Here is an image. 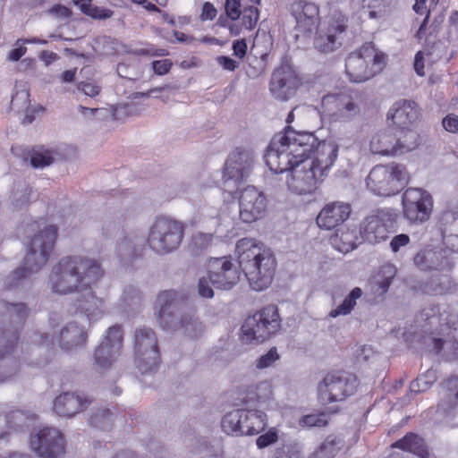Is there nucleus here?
Listing matches in <instances>:
<instances>
[{"mask_svg":"<svg viewBox=\"0 0 458 458\" xmlns=\"http://www.w3.org/2000/svg\"><path fill=\"white\" fill-rule=\"evenodd\" d=\"M333 148V159L337 158L338 146L333 142L319 141L309 131H295L290 125L273 136L264 156L266 165L275 174L284 173L289 165L313 162L320 154L322 146Z\"/></svg>","mask_w":458,"mask_h":458,"instance_id":"obj_1","label":"nucleus"},{"mask_svg":"<svg viewBox=\"0 0 458 458\" xmlns=\"http://www.w3.org/2000/svg\"><path fill=\"white\" fill-rule=\"evenodd\" d=\"M100 264L79 255L62 258L52 268L48 285L56 294L83 293L95 285L103 276Z\"/></svg>","mask_w":458,"mask_h":458,"instance_id":"obj_2","label":"nucleus"},{"mask_svg":"<svg viewBox=\"0 0 458 458\" xmlns=\"http://www.w3.org/2000/svg\"><path fill=\"white\" fill-rule=\"evenodd\" d=\"M239 267L255 291H263L272 283L276 259L272 251L253 238H242L236 242Z\"/></svg>","mask_w":458,"mask_h":458,"instance_id":"obj_3","label":"nucleus"},{"mask_svg":"<svg viewBox=\"0 0 458 458\" xmlns=\"http://www.w3.org/2000/svg\"><path fill=\"white\" fill-rule=\"evenodd\" d=\"M333 148L322 146L320 154L313 162L291 164L284 172H288L286 185L288 190L296 195L314 193L326 177L336 159H333Z\"/></svg>","mask_w":458,"mask_h":458,"instance_id":"obj_4","label":"nucleus"},{"mask_svg":"<svg viewBox=\"0 0 458 458\" xmlns=\"http://www.w3.org/2000/svg\"><path fill=\"white\" fill-rule=\"evenodd\" d=\"M56 237L57 227L49 225L30 239L22 266L15 269L6 278L5 288L7 290L17 287L21 280L37 273L48 262L54 252Z\"/></svg>","mask_w":458,"mask_h":458,"instance_id":"obj_5","label":"nucleus"},{"mask_svg":"<svg viewBox=\"0 0 458 458\" xmlns=\"http://www.w3.org/2000/svg\"><path fill=\"white\" fill-rule=\"evenodd\" d=\"M180 303L181 298L176 291L159 293L154 304L158 325L165 330H183L188 336L198 337L203 331V325L195 318L193 310L182 313L176 320L175 313L180 310Z\"/></svg>","mask_w":458,"mask_h":458,"instance_id":"obj_6","label":"nucleus"},{"mask_svg":"<svg viewBox=\"0 0 458 458\" xmlns=\"http://www.w3.org/2000/svg\"><path fill=\"white\" fill-rule=\"evenodd\" d=\"M410 179L404 165L392 162L373 166L366 177V185L372 194L387 198L400 193Z\"/></svg>","mask_w":458,"mask_h":458,"instance_id":"obj_7","label":"nucleus"},{"mask_svg":"<svg viewBox=\"0 0 458 458\" xmlns=\"http://www.w3.org/2000/svg\"><path fill=\"white\" fill-rule=\"evenodd\" d=\"M387 55L378 50L373 42H366L350 53L345 59V72L352 82H364L381 72Z\"/></svg>","mask_w":458,"mask_h":458,"instance_id":"obj_8","label":"nucleus"},{"mask_svg":"<svg viewBox=\"0 0 458 458\" xmlns=\"http://www.w3.org/2000/svg\"><path fill=\"white\" fill-rule=\"evenodd\" d=\"M250 4L242 5L241 0H225V19H219L220 26L228 30L230 35L238 36L242 32L255 29L259 20L258 6L260 0H249Z\"/></svg>","mask_w":458,"mask_h":458,"instance_id":"obj_9","label":"nucleus"},{"mask_svg":"<svg viewBox=\"0 0 458 458\" xmlns=\"http://www.w3.org/2000/svg\"><path fill=\"white\" fill-rule=\"evenodd\" d=\"M399 214L395 208H383L373 210L360 224L362 239L376 244L386 241L391 233L397 230Z\"/></svg>","mask_w":458,"mask_h":458,"instance_id":"obj_10","label":"nucleus"},{"mask_svg":"<svg viewBox=\"0 0 458 458\" xmlns=\"http://www.w3.org/2000/svg\"><path fill=\"white\" fill-rule=\"evenodd\" d=\"M281 327V318L276 305L263 307L248 317L242 326L243 339L262 343L276 334Z\"/></svg>","mask_w":458,"mask_h":458,"instance_id":"obj_11","label":"nucleus"},{"mask_svg":"<svg viewBox=\"0 0 458 458\" xmlns=\"http://www.w3.org/2000/svg\"><path fill=\"white\" fill-rule=\"evenodd\" d=\"M183 233L184 226L182 223L167 217H159L150 228L148 243L157 253H168L180 246Z\"/></svg>","mask_w":458,"mask_h":458,"instance_id":"obj_12","label":"nucleus"},{"mask_svg":"<svg viewBox=\"0 0 458 458\" xmlns=\"http://www.w3.org/2000/svg\"><path fill=\"white\" fill-rule=\"evenodd\" d=\"M135 362L142 373H149L160 364V352L156 333L151 328L141 327L136 330L134 337Z\"/></svg>","mask_w":458,"mask_h":458,"instance_id":"obj_13","label":"nucleus"},{"mask_svg":"<svg viewBox=\"0 0 458 458\" xmlns=\"http://www.w3.org/2000/svg\"><path fill=\"white\" fill-rule=\"evenodd\" d=\"M356 381V377L347 372H329L318 386V397L325 403L344 401L354 394Z\"/></svg>","mask_w":458,"mask_h":458,"instance_id":"obj_14","label":"nucleus"},{"mask_svg":"<svg viewBox=\"0 0 458 458\" xmlns=\"http://www.w3.org/2000/svg\"><path fill=\"white\" fill-rule=\"evenodd\" d=\"M431 194L421 188H408L402 196V211L403 217L411 225L427 222L433 211Z\"/></svg>","mask_w":458,"mask_h":458,"instance_id":"obj_15","label":"nucleus"},{"mask_svg":"<svg viewBox=\"0 0 458 458\" xmlns=\"http://www.w3.org/2000/svg\"><path fill=\"white\" fill-rule=\"evenodd\" d=\"M290 12L295 21V38H311L321 23L319 5L310 0H293Z\"/></svg>","mask_w":458,"mask_h":458,"instance_id":"obj_16","label":"nucleus"},{"mask_svg":"<svg viewBox=\"0 0 458 458\" xmlns=\"http://www.w3.org/2000/svg\"><path fill=\"white\" fill-rule=\"evenodd\" d=\"M420 145L417 133H411L410 140L397 137L390 130L375 134L370 140L369 149L373 154L394 157L415 149Z\"/></svg>","mask_w":458,"mask_h":458,"instance_id":"obj_17","label":"nucleus"},{"mask_svg":"<svg viewBox=\"0 0 458 458\" xmlns=\"http://www.w3.org/2000/svg\"><path fill=\"white\" fill-rule=\"evenodd\" d=\"M321 106L333 122H349L360 114V106L348 92L327 94L322 98Z\"/></svg>","mask_w":458,"mask_h":458,"instance_id":"obj_18","label":"nucleus"},{"mask_svg":"<svg viewBox=\"0 0 458 458\" xmlns=\"http://www.w3.org/2000/svg\"><path fill=\"white\" fill-rule=\"evenodd\" d=\"M207 268L208 279L216 288L231 289L240 280L241 272L233 262L231 256L211 258L208 261Z\"/></svg>","mask_w":458,"mask_h":458,"instance_id":"obj_19","label":"nucleus"},{"mask_svg":"<svg viewBox=\"0 0 458 458\" xmlns=\"http://www.w3.org/2000/svg\"><path fill=\"white\" fill-rule=\"evenodd\" d=\"M123 332L120 326L108 328L105 339L94 352V364L99 370L107 369L121 353Z\"/></svg>","mask_w":458,"mask_h":458,"instance_id":"obj_20","label":"nucleus"},{"mask_svg":"<svg viewBox=\"0 0 458 458\" xmlns=\"http://www.w3.org/2000/svg\"><path fill=\"white\" fill-rule=\"evenodd\" d=\"M301 85L302 79L297 72L291 66L282 65L273 72L269 90L276 98L286 101Z\"/></svg>","mask_w":458,"mask_h":458,"instance_id":"obj_21","label":"nucleus"},{"mask_svg":"<svg viewBox=\"0 0 458 458\" xmlns=\"http://www.w3.org/2000/svg\"><path fill=\"white\" fill-rule=\"evenodd\" d=\"M348 28V17L341 12H335L328 20L327 27L315 31L314 47L321 53H331L336 49V41Z\"/></svg>","mask_w":458,"mask_h":458,"instance_id":"obj_22","label":"nucleus"},{"mask_svg":"<svg viewBox=\"0 0 458 458\" xmlns=\"http://www.w3.org/2000/svg\"><path fill=\"white\" fill-rule=\"evenodd\" d=\"M32 449L41 458H57L65 453V441L56 428H43L30 440Z\"/></svg>","mask_w":458,"mask_h":458,"instance_id":"obj_23","label":"nucleus"},{"mask_svg":"<svg viewBox=\"0 0 458 458\" xmlns=\"http://www.w3.org/2000/svg\"><path fill=\"white\" fill-rule=\"evenodd\" d=\"M240 218L244 223H253L260 219L267 208L264 194L254 187L245 188L239 199Z\"/></svg>","mask_w":458,"mask_h":458,"instance_id":"obj_24","label":"nucleus"},{"mask_svg":"<svg viewBox=\"0 0 458 458\" xmlns=\"http://www.w3.org/2000/svg\"><path fill=\"white\" fill-rule=\"evenodd\" d=\"M420 112L414 101L402 100L394 104L387 113V120L392 125L404 133V138L410 140V134L415 133L411 127L419 119Z\"/></svg>","mask_w":458,"mask_h":458,"instance_id":"obj_25","label":"nucleus"},{"mask_svg":"<svg viewBox=\"0 0 458 458\" xmlns=\"http://www.w3.org/2000/svg\"><path fill=\"white\" fill-rule=\"evenodd\" d=\"M352 212L349 203L333 201L326 204L317 216V224L320 228L331 230L345 222Z\"/></svg>","mask_w":458,"mask_h":458,"instance_id":"obj_26","label":"nucleus"},{"mask_svg":"<svg viewBox=\"0 0 458 458\" xmlns=\"http://www.w3.org/2000/svg\"><path fill=\"white\" fill-rule=\"evenodd\" d=\"M91 403V400L74 393H63L54 401V411L64 417H72L84 411Z\"/></svg>","mask_w":458,"mask_h":458,"instance_id":"obj_27","label":"nucleus"},{"mask_svg":"<svg viewBox=\"0 0 458 458\" xmlns=\"http://www.w3.org/2000/svg\"><path fill=\"white\" fill-rule=\"evenodd\" d=\"M445 253L443 250L424 249L414 256L413 261L422 270L451 271L453 264Z\"/></svg>","mask_w":458,"mask_h":458,"instance_id":"obj_28","label":"nucleus"},{"mask_svg":"<svg viewBox=\"0 0 458 458\" xmlns=\"http://www.w3.org/2000/svg\"><path fill=\"white\" fill-rule=\"evenodd\" d=\"M442 396L437 412L443 416L450 414L458 407V376H451L441 383Z\"/></svg>","mask_w":458,"mask_h":458,"instance_id":"obj_29","label":"nucleus"},{"mask_svg":"<svg viewBox=\"0 0 458 458\" xmlns=\"http://www.w3.org/2000/svg\"><path fill=\"white\" fill-rule=\"evenodd\" d=\"M390 447L411 453L419 458H429V449L425 439L420 435L408 432L402 438L394 442Z\"/></svg>","mask_w":458,"mask_h":458,"instance_id":"obj_30","label":"nucleus"},{"mask_svg":"<svg viewBox=\"0 0 458 458\" xmlns=\"http://www.w3.org/2000/svg\"><path fill=\"white\" fill-rule=\"evenodd\" d=\"M440 231L445 245L458 252V211H447L442 215Z\"/></svg>","mask_w":458,"mask_h":458,"instance_id":"obj_31","label":"nucleus"},{"mask_svg":"<svg viewBox=\"0 0 458 458\" xmlns=\"http://www.w3.org/2000/svg\"><path fill=\"white\" fill-rule=\"evenodd\" d=\"M450 271H437L433 274L430 279L423 285V292L429 295H444L453 293L457 288V284L450 276Z\"/></svg>","mask_w":458,"mask_h":458,"instance_id":"obj_32","label":"nucleus"},{"mask_svg":"<svg viewBox=\"0 0 458 458\" xmlns=\"http://www.w3.org/2000/svg\"><path fill=\"white\" fill-rule=\"evenodd\" d=\"M242 435H258L267 427V415L259 411L242 409Z\"/></svg>","mask_w":458,"mask_h":458,"instance_id":"obj_33","label":"nucleus"},{"mask_svg":"<svg viewBox=\"0 0 458 458\" xmlns=\"http://www.w3.org/2000/svg\"><path fill=\"white\" fill-rule=\"evenodd\" d=\"M87 333L77 324L70 323L60 333L59 343L61 348L69 350L86 343Z\"/></svg>","mask_w":458,"mask_h":458,"instance_id":"obj_34","label":"nucleus"},{"mask_svg":"<svg viewBox=\"0 0 458 458\" xmlns=\"http://www.w3.org/2000/svg\"><path fill=\"white\" fill-rule=\"evenodd\" d=\"M91 288L92 287L84 291L85 293L77 298L74 302L75 312L83 313L87 317L98 314L103 304V301L94 294Z\"/></svg>","mask_w":458,"mask_h":458,"instance_id":"obj_35","label":"nucleus"},{"mask_svg":"<svg viewBox=\"0 0 458 458\" xmlns=\"http://www.w3.org/2000/svg\"><path fill=\"white\" fill-rule=\"evenodd\" d=\"M362 294L363 292L360 287L353 288L351 293L344 299L343 302L329 312V317L336 318L338 316H345L351 314L356 306L357 300L360 299Z\"/></svg>","mask_w":458,"mask_h":458,"instance_id":"obj_36","label":"nucleus"},{"mask_svg":"<svg viewBox=\"0 0 458 458\" xmlns=\"http://www.w3.org/2000/svg\"><path fill=\"white\" fill-rule=\"evenodd\" d=\"M242 409L226 413L221 421L222 429L228 435H242Z\"/></svg>","mask_w":458,"mask_h":458,"instance_id":"obj_37","label":"nucleus"},{"mask_svg":"<svg viewBox=\"0 0 458 458\" xmlns=\"http://www.w3.org/2000/svg\"><path fill=\"white\" fill-rule=\"evenodd\" d=\"M214 241L213 233H196L191 236L190 248L192 251L199 252L208 250Z\"/></svg>","mask_w":458,"mask_h":458,"instance_id":"obj_38","label":"nucleus"},{"mask_svg":"<svg viewBox=\"0 0 458 458\" xmlns=\"http://www.w3.org/2000/svg\"><path fill=\"white\" fill-rule=\"evenodd\" d=\"M19 336L16 333H0V359L5 358L11 353L18 343Z\"/></svg>","mask_w":458,"mask_h":458,"instance_id":"obj_39","label":"nucleus"},{"mask_svg":"<svg viewBox=\"0 0 458 458\" xmlns=\"http://www.w3.org/2000/svg\"><path fill=\"white\" fill-rule=\"evenodd\" d=\"M90 424L95 428L106 429L113 424V414L109 409L98 411L92 414Z\"/></svg>","mask_w":458,"mask_h":458,"instance_id":"obj_40","label":"nucleus"},{"mask_svg":"<svg viewBox=\"0 0 458 458\" xmlns=\"http://www.w3.org/2000/svg\"><path fill=\"white\" fill-rule=\"evenodd\" d=\"M54 158L49 150H33L30 156V164L34 168L44 167L53 163Z\"/></svg>","mask_w":458,"mask_h":458,"instance_id":"obj_41","label":"nucleus"},{"mask_svg":"<svg viewBox=\"0 0 458 458\" xmlns=\"http://www.w3.org/2000/svg\"><path fill=\"white\" fill-rule=\"evenodd\" d=\"M224 177L228 180L231 179L235 181H240L243 178L242 168L233 160L232 157H230L225 164Z\"/></svg>","mask_w":458,"mask_h":458,"instance_id":"obj_42","label":"nucleus"},{"mask_svg":"<svg viewBox=\"0 0 458 458\" xmlns=\"http://www.w3.org/2000/svg\"><path fill=\"white\" fill-rule=\"evenodd\" d=\"M325 413L319 414H308L302 416L299 420V425L301 427H326L328 424L327 420L325 418Z\"/></svg>","mask_w":458,"mask_h":458,"instance_id":"obj_43","label":"nucleus"},{"mask_svg":"<svg viewBox=\"0 0 458 458\" xmlns=\"http://www.w3.org/2000/svg\"><path fill=\"white\" fill-rule=\"evenodd\" d=\"M326 458H334L339 452L338 442L333 436H328L318 447Z\"/></svg>","mask_w":458,"mask_h":458,"instance_id":"obj_44","label":"nucleus"},{"mask_svg":"<svg viewBox=\"0 0 458 458\" xmlns=\"http://www.w3.org/2000/svg\"><path fill=\"white\" fill-rule=\"evenodd\" d=\"M133 55L139 56H166L169 55V52L165 48L157 47L151 44L146 45L144 47L137 48L133 52Z\"/></svg>","mask_w":458,"mask_h":458,"instance_id":"obj_45","label":"nucleus"},{"mask_svg":"<svg viewBox=\"0 0 458 458\" xmlns=\"http://www.w3.org/2000/svg\"><path fill=\"white\" fill-rule=\"evenodd\" d=\"M386 269L389 275L382 278L380 281H376L372 287V291L379 296L384 295L388 291L389 286L392 284V279L394 276L391 267H387Z\"/></svg>","mask_w":458,"mask_h":458,"instance_id":"obj_46","label":"nucleus"},{"mask_svg":"<svg viewBox=\"0 0 458 458\" xmlns=\"http://www.w3.org/2000/svg\"><path fill=\"white\" fill-rule=\"evenodd\" d=\"M5 308L8 311H13V314L20 319V320H25V318L29 315V308L27 305L23 302H4Z\"/></svg>","mask_w":458,"mask_h":458,"instance_id":"obj_47","label":"nucleus"},{"mask_svg":"<svg viewBox=\"0 0 458 458\" xmlns=\"http://www.w3.org/2000/svg\"><path fill=\"white\" fill-rule=\"evenodd\" d=\"M279 359L276 347L271 348L266 354L262 355L257 361V368L266 369Z\"/></svg>","mask_w":458,"mask_h":458,"instance_id":"obj_48","label":"nucleus"},{"mask_svg":"<svg viewBox=\"0 0 458 458\" xmlns=\"http://www.w3.org/2000/svg\"><path fill=\"white\" fill-rule=\"evenodd\" d=\"M278 439L277 433L274 429H269L265 434L260 435L256 439V445L259 448H265L274 443H276Z\"/></svg>","mask_w":458,"mask_h":458,"instance_id":"obj_49","label":"nucleus"},{"mask_svg":"<svg viewBox=\"0 0 458 458\" xmlns=\"http://www.w3.org/2000/svg\"><path fill=\"white\" fill-rule=\"evenodd\" d=\"M411 239L408 234L400 233L394 236L389 243L391 250L394 253L398 252L402 248L410 244Z\"/></svg>","mask_w":458,"mask_h":458,"instance_id":"obj_50","label":"nucleus"},{"mask_svg":"<svg viewBox=\"0 0 458 458\" xmlns=\"http://www.w3.org/2000/svg\"><path fill=\"white\" fill-rule=\"evenodd\" d=\"M114 12L110 9L92 5L86 15L96 20H106L111 18Z\"/></svg>","mask_w":458,"mask_h":458,"instance_id":"obj_51","label":"nucleus"},{"mask_svg":"<svg viewBox=\"0 0 458 458\" xmlns=\"http://www.w3.org/2000/svg\"><path fill=\"white\" fill-rule=\"evenodd\" d=\"M217 15V10L210 2H204L199 14L201 21H213Z\"/></svg>","mask_w":458,"mask_h":458,"instance_id":"obj_52","label":"nucleus"},{"mask_svg":"<svg viewBox=\"0 0 458 458\" xmlns=\"http://www.w3.org/2000/svg\"><path fill=\"white\" fill-rule=\"evenodd\" d=\"M173 63L169 59H163L152 62L154 72L157 75H165L169 72Z\"/></svg>","mask_w":458,"mask_h":458,"instance_id":"obj_53","label":"nucleus"},{"mask_svg":"<svg viewBox=\"0 0 458 458\" xmlns=\"http://www.w3.org/2000/svg\"><path fill=\"white\" fill-rule=\"evenodd\" d=\"M443 127L445 131L452 133L458 132V115L454 114H447L442 121Z\"/></svg>","mask_w":458,"mask_h":458,"instance_id":"obj_54","label":"nucleus"},{"mask_svg":"<svg viewBox=\"0 0 458 458\" xmlns=\"http://www.w3.org/2000/svg\"><path fill=\"white\" fill-rule=\"evenodd\" d=\"M210 284H211V282L209 281L208 276L201 277L199 279L198 289H199V294L201 297H204V298H212L213 297L214 292H213L212 287L210 286Z\"/></svg>","mask_w":458,"mask_h":458,"instance_id":"obj_55","label":"nucleus"},{"mask_svg":"<svg viewBox=\"0 0 458 458\" xmlns=\"http://www.w3.org/2000/svg\"><path fill=\"white\" fill-rule=\"evenodd\" d=\"M232 49L233 52V55L242 59L247 53V43L246 39H237L233 42Z\"/></svg>","mask_w":458,"mask_h":458,"instance_id":"obj_56","label":"nucleus"},{"mask_svg":"<svg viewBox=\"0 0 458 458\" xmlns=\"http://www.w3.org/2000/svg\"><path fill=\"white\" fill-rule=\"evenodd\" d=\"M78 89L84 92L85 95L94 98L100 92V87L96 83L81 82Z\"/></svg>","mask_w":458,"mask_h":458,"instance_id":"obj_57","label":"nucleus"},{"mask_svg":"<svg viewBox=\"0 0 458 458\" xmlns=\"http://www.w3.org/2000/svg\"><path fill=\"white\" fill-rule=\"evenodd\" d=\"M216 61L226 71L233 72L238 67V63L229 56L220 55L216 58Z\"/></svg>","mask_w":458,"mask_h":458,"instance_id":"obj_58","label":"nucleus"},{"mask_svg":"<svg viewBox=\"0 0 458 458\" xmlns=\"http://www.w3.org/2000/svg\"><path fill=\"white\" fill-rule=\"evenodd\" d=\"M381 4V0H362V9L369 11V17L373 19L377 17L376 9Z\"/></svg>","mask_w":458,"mask_h":458,"instance_id":"obj_59","label":"nucleus"},{"mask_svg":"<svg viewBox=\"0 0 458 458\" xmlns=\"http://www.w3.org/2000/svg\"><path fill=\"white\" fill-rule=\"evenodd\" d=\"M414 70L419 76L425 75L424 55L422 51H418L415 55Z\"/></svg>","mask_w":458,"mask_h":458,"instance_id":"obj_60","label":"nucleus"},{"mask_svg":"<svg viewBox=\"0 0 458 458\" xmlns=\"http://www.w3.org/2000/svg\"><path fill=\"white\" fill-rule=\"evenodd\" d=\"M50 13L55 14V16L63 18H69L72 15V11L70 8L59 4H55L50 9Z\"/></svg>","mask_w":458,"mask_h":458,"instance_id":"obj_61","label":"nucleus"},{"mask_svg":"<svg viewBox=\"0 0 458 458\" xmlns=\"http://www.w3.org/2000/svg\"><path fill=\"white\" fill-rule=\"evenodd\" d=\"M23 413L21 411H12L5 415L8 428H13V420H21Z\"/></svg>","mask_w":458,"mask_h":458,"instance_id":"obj_62","label":"nucleus"},{"mask_svg":"<svg viewBox=\"0 0 458 458\" xmlns=\"http://www.w3.org/2000/svg\"><path fill=\"white\" fill-rule=\"evenodd\" d=\"M429 17H430V12L428 11L422 22L420 23V28L419 30H417L416 34H415V37L417 39L419 40H421L424 37V34H425V30L427 29V26L428 24V21H429Z\"/></svg>","mask_w":458,"mask_h":458,"instance_id":"obj_63","label":"nucleus"},{"mask_svg":"<svg viewBox=\"0 0 458 458\" xmlns=\"http://www.w3.org/2000/svg\"><path fill=\"white\" fill-rule=\"evenodd\" d=\"M26 51L27 48L25 47L13 48L10 51L8 58L12 61H18L26 54Z\"/></svg>","mask_w":458,"mask_h":458,"instance_id":"obj_64","label":"nucleus"}]
</instances>
